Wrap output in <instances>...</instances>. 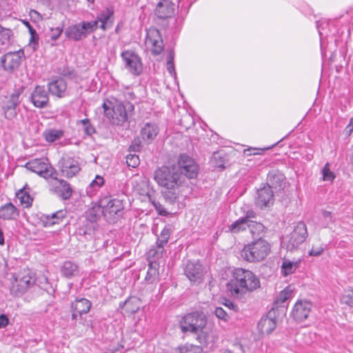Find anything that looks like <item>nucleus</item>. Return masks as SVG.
Returning a JSON list of instances; mask_svg holds the SVG:
<instances>
[{"label":"nucleus","mask_w":353,"mask_h":353,"mask_svg":"<svg viewBox=\"0 0 353 353\" xmlns=\"http://www.w3.org/2000/svg\"><path fill=\"white\" fill-rule=\"evenodd\" d=\"M35 282L34 274L29 269H24L14 277L10 292L15 296H20L32 288Z\"/></svg>","instance_id":"obj_6"},{"label":"nucleus","mask_w":353,"mask_h":353,"mask_svg":"<svg viewBox=\"0 0 353 353\" xmlns=\"http://www.w3.org/2000/svg\"><path fill=\"white\" fill-rule=\"evenodd\" d=\"M225 306L228 307L231 310H233L234 311L237 310V308H238L237 305L231 301H228L227 303H225Z\"/></svg>","instance_id":"obj_61"},{"label":"nucleus","mask_w":353,"mask_h":353,"mask_svg":"<svg viewBox=\"0 0 353 353\" xmlns=\"http://www.w3.org/2000/svg\"><path fill=\"white\" fill-rule=\"evenodd\" d=\"M323 250L324 248L321 245L319 247L313 246L311 250L309 252V255L313 256H319L323 253Z\"/></svg>","instance_id":"obj_54"},{"label":"nucleus","mask_w":353,"mask_h":353,"mask_svg":"<svg viewBox=\"0 0 353 353\" xmlns=\"http://www.w3.org/2000/svg\"><path fill=\"white\" fill-rule=\"evenodd\" d=\"M184 273L194 284H199L203 280L204 269L199 262L188 261L184 268Z\"/></svg>","instance_id":"obj_15"},{"label":"nucleus","mask_w":353,"mask_h":353,"mask_svg":"<svg viewBox=\"0 0 353 353\" xmlns=\"http://www.w3.org/2000/svg\"><path fill=\"white\" fill-rule=\"evenodd\" d=\"M30 100L37 108H46L49 104V95L44 85H36L30 96Z\"/></svg>","instance_id":"obj_16"},{"label":"nucleus","mask_w":353,"mask_h":353,"mask_svg":"<svg viewBox=\"0 0 353 353\" xmlns=\"http://www.w3.org/2000/svg\"><path fill=\"white\" fill-rule=\"evenodd\" d=\"M19 216V210L12 203H8L0 208V219L15 220Z\"/></svg>","instance_id":"obj_25"},{"label":"nucleus","mask_w":353,"mask_h":353,"mask_svg":"<svg viewBox=\"0 0 353 353\" xmlns=\"http://www.w3.org/2000/svg\"><path fill=\"white\" fill-rule=\"evenodd\" d=\"M150 201L152 205L154 207L155 210L158 212L159 214L161 216H167L169 214V212L163 208L160 202L151 199H150Z\"/></svg>","instance_id":"obj_45"},{"label":"nucleus","mask_w":353,"mask_h":353,"mask_svg":"<svg viewBox=\"0 0 353 353\" xmlns=\"http://www.w3.org/2000/svg\"><path fill=\"white\" fill-rule=\"evenodd\" d=\"M207 319L203 312L196 311L185 314L179 322L180 327L183 333L190 332L198 333L205 327Z\"/></svg>","instance_id":"obj_5"},{"label":"nucleus","mask_w":353,"mask_h":353,"mask_svg":"<svg viewBox=\"0 0 353 353\" xmlns=\"http://www.w3.org/2000/svg\"><path fill=\"white\" fill-rule=\"evenodd\" d=\"M92 306L91 302L84 298L76 299L71 304V309L72 311L77 312L79 316L83 314H87Z\"/></svg>","instance_id":"obj_27"},{"label":"nucleus","mask_w":353,"mask_h":353,"mask_svg":"<svg viewBox=\"0 0 353 353\" xmlns=\"http://www.w3.org/2000/svg\"><path fill=\"white\" fill-rule=\"evenodd\" d=\"M141 149V141L139 138H135L131 145L130 146V151H140Z\"/></svg>","instance_id":"obj_53"},{"label":"nucleus","mask_w":353,"mask_h":353,"mask_svg":"<svg viewBox=\"0 0 353 353\" xmlns=\"http://www.w3.org/2000/svg\"><path fill=\"white\" fill-rule=\"evenodd\" d=\"M25 167L46 179L57 175V171L48 162V159H35L26 163Z\"/></svg>","instance_id":"obj_9"},{"label":"nucleus","mask_w":353,"mask_h":353,"mask_svg":"<svg viewBox=\"0 0 353 353\" xmlns=\"http://www.w3.org/2000/svg\"><path fill=\"white\" fill-rule=\"evenodd\" d=\"M78 123H81L82 125L83 130L85 134L91 136L96 132V130L93 125L91 123L90 119H81L79 121Z\"/></svg>","instance_id":"obj_41"},{"label":"nucleus","mask_w":353,"mask_h":353,"mask_svg":"<svg viewBox=\"0 0 353 353\" xmlns=\"http://www.w3.org/2000/svg\"><path fill=\"white\" fill-rule=\"evenodd\" d=\"M323 174V179L324 181H332L334 179L335 175L334 174L330 171L329 168V163H327L322 170Z\"/></svg>","instance_id":"obj_44"},{"label":"nucleus","mask_w":353,"mask_h":353,"mask_svg":"<svg viewBox=\"0 0 353 353\" xmlns=\"http://www.w3.org/2000/svg\"><path fill=\"white\" fill-rule=\"evenodd\" d=\"M157 270L155 268L150 267L145 276V280L150 283H153L154 281V276L157 275Z\"/></svg>","instance_id":"obj_52"},{"label":"nucleus","mask_w":353,"mask_h":353,"mask_svg":"<svg viewBox=\"0 0 353 353\" xmlns=\"http://www.w3.org/2000/svg\"><path fill=\"white\" fill-rule=\"evenodd\" d=\"M248 228L250 230V232L254 240L259 239H263L268 229L260 222H249Z\"/></svg>","instance_id":"obj_28"},{"label":"nucleus","mask_w":353,"mask_h":353,"mask_svg":"<svg viewBox=\"0 0 353 353\" xmlns=\"http://www.w3.org/2000/svg\"><path fill=\"white\" fill-rule=\"evenodd\" d=\"M97 27L98 21H82L68 26L65 30V35L70 40L79 41L95 31Z\"/></svg>","instance_id":"obj_7"},{"label":"nucleus","mask_w":353,"mask_h":353,"mask_svg":"<svg viewBox=\"0 0 353 353\" xmlns=\"http://www.w3.org/2000/svg\"><path fill=\"white\" fill-rule=\"evenodd\" d=\"M23 57L24 52L21 49L15 52H10L1 58V64L5 70L13 72L19 67Z\"/></svg>","instance_id":"obj_14"},{"label":"nucleus","mask_w":353,"mask_h":353,"mask_svg":"<svg viewBox=\"0 0 353 353\" xmlns=\"http://www.w3.org/2000/svg\"><path fill=\"white\" fill-rule=\"evenodd\" d=\"M260 287V281L251 271L236 268L233 270L232 278L226 283L225 290L228 295L236 299H242L245 295Z\"/></svg>","instance_id":"obj_2"},{"label":"nucleus","mask_w":353,"mask_h":353,"mask_svg":"<svg viewBox=\"0 0 353 353\" xmlns=\"http://www.w3.org/2000/svg\"><path fill=\"white\" fill-rule=\"evenodd\" d=\"M63 32V26L50 28V38L56 41Z\"/></svg>","instance_id":"obj_50"},{"label":"nucleus","mask_w":353,"mask_h":353,"mask_svg":"<svg viewBox=\"0 0 353 353\" xmlns=\"http://www.w3.org/2000/svg\"><path fill=\"white\" fill-rule=\"evenodd\" d=\"M174 13V4L168 0L157 3L155 14L160 19L171 17Z\"/></svg>","instance_id":"obj_22"},{"label":"nucleus","mask_w":353,"mask_h":353,"mask_svg":"<svg viewBox=\"0 0 353 353\" xmlns=\"http://www.w3.org/2000/svg\"><path fill=\"white\" fill-rule=\"evenodd\" d=\"M292 293V290L290 288V287H287L283 290L280 292V293L276 296L274 300V304L279 306L284 303L291 297Z\"/></svg>","instance_id":"obj_37"},{"label":"nucleus","mask_w":353,"mask_h":353,"mask_svg":"<svg viewBox=\"0 0 353 353\" xmlns=\"http://www.w3.org/2000/svg\"><path fill=\"white\" fill-rule=\"evenodd\" d=\"M65 216V212L63 210H59L54 212L50 215H47L43 220V225L45 227L51 226L52 225L59 223Z\"/></svg>","instance_id":"obj_33"},{"label":"nucleus","mask_w":353,"mask_h":353,"mask_svg":"<svg viewBox=\"0 0 353 353\" xmlns=\"http://www.w3.org/2000/svg\"><path fill=\"white\" fill-rule=\"evenodd\" d=\"M174 52L173 50H171L169 52V54L168 55L167 61L168 62H174Z\"/></svg>","instance_id":"obj_62"},{"label":"nucleus","mask_w":353,"mask_h":353,"mask_svg":"<svg viewBox=\"0 0 353 353\" xmlns=\"http://www.w3.org/2000/svg\"><path fill=\"white\" fill-rule=\"evenodd\" d=\"M58 165L62 176L66 178L73 177L81 170L78 161L68 156L63 157Z\"/></svg>","instance_id":"obj_12"},{"label":"nucleus","mask_w":353,"mask_h":353,"mask_svg":"<svg viewBox=\"0 0 353 353\" xmlns=\"http://www.w3.org/2000/svg\"><path fill=\"white\" fill-rule=\"evenodd\" d=\"M49 92L59 98H62L65 95L67 83L62 78H58L48 83Z\"/></svg>","instance_id":"obj_21"},{"label":"nucleus","mask_w":353,"mask_h":353,"mask_svg":"<svg viewBox=\"0 0 353 353\" xmlns=\"http://www.w3.org/2000/svg\"><path fill=\"white\" fill-rule=\"evenodd\" d=\"M57 73L65 77L72 78L74 77V70L67 65H63L57 69Z\"/></svg>","instance_id":"obj_46"},{"label":"nucleus","mask_w":353,"mask_h":353,"mask_svg":"<svg viewBox=\"0 0 353 353\" xmlns=\"http://www.w3.org/2000/svg\"><path fill=\"white\" fill-rule=\"evenodd\" d=\"M124 97H125V101H129L130 100H133V99H135V94L132 91L125 92L124 93Z\"/></svg>","instance_id":"obj_60"},{"label":"nucleus","mask_w":353,"mask_h":353,"mask_svg":"<svg viewBox=\"0 0 353 353\" xmlns=\"http://www.w3.org/2000/svg\"><path fill=\"white\" fill-rule=\"evenodd\" d=\"M17 196L19 199L21 203L24 204L26 207H29L32 205V199L31 196L26 192H23L22 190L20 191L17 194Z\"/></svg>","instance_id":"obj_43"},{"label":"nucleus","mask_w":353,"mask_h":353,"mask_svg":"<svg viewBox=\"0 0 353 353\" xmlns=\"http://www.w3.org/2000/svg\"><path fill=\"white\" fill-rule=\"evenodd\" d=\"M297 267L298 265L296 263L285 260L283 262L281 266L282 272L285 276L289 275L293 273Z\"/></svg>","instance_id":"obj_40"},{"label":"nucleus","mask_w":353,"mask_h":353,"mask_svg":"<svg viewBox=\"0 0 353 353\" xmlns=\"http://www.w3.org/2000/svg\"><path fill=\"white\" fill-rule=\"evenodd\" d=\"M199 173V166L187 154H181L178 166H162L154 171V179L163 188L162 194L166 201L174 203L182 190L186 186L187 178L194 179Z\"/></svg>","instance_id":"obj_1"},{"label":"nucleus","mask_w":353,"mask_h":353,"mask_svg":"<svg viewBox=\"0 0 353 353\" xmlns=\"http://www.w3.org/2000/svg\"><path fill=\"white\" fill-rule=\"evenodd\" d=\"M54 176L55 177H51V179H54V182L52 183L51 190L61 199H69L73 192L71 185L66 181L57 179V175Z\"/></svg>","instance_id":"obj_18"},{"label":"nucleus","mask_w":353,"mask_h":353,"mask_svg":"<svg viewBox=\"0 0 353 353\" xmlns=\"http://www.w3.org/2000/svg\"><path fill=\"white\" fill-rule=\"evenodd\" d=\"M164 250L163 247L156 243L155 245H152L149 250L148 256L150 259H152V261H155L163 256Z\"/></svg>","instance_id":"obj_34"},{"label":"nucleus","mask_w":353,"mask_h":353,"mask_svg":"<svg viewBox=\"0 0 353 353\" xmlns=\"http://www.w3.org/2000/svg\"><path fill=\"white\" fill-rule=\"evenodd\" d=\"M214 314L217 318L225 321H228V314L222 307H216Z\"/></svg>","instance_id":"obj_51"},{"label":"nucleus","mask_w":353,"mask_h":353,"mask_svg":"<svg viewBox=\"0 0 353 353\" xmlns=\"http://www.w3.org/2000/svg\"><path fill=\"white\" fill-rule=\"evenodd\" d=\"M78 316H79V314L77 312L72 311V320H77Z\"/></svg>","instance_id":"obj_64"},{"label":"nucleus","mask_w":353,"mask_h":353,"mask_svg":"<svg viewBox=\"0 0 353 353\" xmlns=\"http://www.w3.org/2000/svg\"><path fill=\"white\" fill-rule=\"evenodd\" d=\"M113 13L114 12L111 8H107L97 16L96 21L101 22L100 28L101 29L105 30L107 26H112V22L110 21V18L112 17Z\"/></svg>","instance_id":"obj_30"},{"label":"nucleus","mask_w":353,"mask_h":353,"mask_svg":"<svg viewBox=\"0 0 353 353\" xmlns=\"http://www.w3.org/2000/svg\"><path fill=\"white\" fill-rule=\"evenodd\" d=\"M103 183V178L100 175H97L95 179L90 183L89 188H93L94 190H97L101 188Z\"/></svg>","instance_id":"obj_47"},{"label":"nucleus","mask_w":353,"mask_h":353,"mask_svg":"<svg viewBox=\"0 0 353 353\" xmlns=\"http://www.w3.org/2000/svg\"><path fill=\"white\" fill-rule=\"evenodd\" d=\"M61 272L63 276L68 279L72 278L78 275L79 267L76 263L67 261L63 263Z\"/></svg>","instance_id":"obj_29"},{"label":"nucleus","mask_w":353,"mask_h":353,"mask_svg":"<svg viewBox=\"0 0 353 353\" xmlns=\"http://www.w3.org/2000/svg\"><path fill=\"white\" fill-rule=\"evenodd\" d=\"M274 202V194L269 186L265 185L257 191V197L255 203L257 207L263 210L270 207Z\"/></svg>","instance_id":"obj_20"},{"label":"nucleus","mask_w":353,"mask_h":353,"mask_svg":"<svg viewBox=\"0 0 353 353\" xmlns=\"http://www.w3.org/2000/svg\"><path fill=\"white\" fill-rule=\"evenodd\" d=\"M120 307H123L127 313H136L140 307L139 300L136 297H131L120 303Z\"/></svg>","instance_id":"obj_31"},{"label":"nucleus","mask_w":353,"mask_h":353,"mask_svg":"<svg viewBox=\"0 0 353 353\" xmlns=\"http://www.w3.org/2000/svg\"><path fill=\"white\" fill-rule=\"evenodd\" d=\"M146 44L151 46L152 53L154 55L160 54L163 50V39L159 30L151 28L147 32Z\"/></svg>","instance_id":"obj_17"},{"label":"nucleus","mask_w":353,"mask_h":353,"mask_svg":"<svg viewBox=\"0 0 353 353\" xmlns=\"http://www.w3.org/2000/svg\"><path fill=\"white\" fill-rule=\"evenodd\" d=\"M121 57L125 68L134 75H139L142 71V63L139 55L132 50L123 51Z\"/></svg>","instance_id":"obj_11"},{"label":"nucleus","mask_w":353,"mask_h":353,"mask_svg":"<svg viewBox=\"0 0 353 353\" xmlns=\"http://www.w3.org/2000/svg\"><path fill=\"white\" fill-rule=\"evenodd\" d=\"M28 30L30 34V43L38 46L39 37L37 31L31 26L30 24H28Z\"/></svg>","instance_id":"obj_48"},{"label":"nucleus","mask_w":353,"mask_h":353,"mask_svg":"<svg viewBox=\"0 0 353 353\" xmlns=\"http://www.w3.org/2000/svg\"><path fill=\"white\" fill-rule=\"evenodd\" d=\"M30 16L32 19H33L34 21H40L42 20V17L40 14L39 12H38L35 10H30Z\"/></svg>","instance_id":"obj_58"},{"label":"nucleus","mask_w":353,"mask_h":353,"mask_svg":"<svg viewBox=\"0 0 353 353\" xmlns=\"http://www.w3.org/2000/svg\"><path fill=\"white\" fill-rule=\"evenodd\" d=\"M126 163L128 167L137 168L140 164V159L137 154H128L126 156Z\"/></svg>","instance_id":"obj_42"},{"label":"nucleus","mask_w":353,"mask_h":353,"mask_svg":"<svg viewBox=\"0 0 353 353\" xmlns=\"http://www.w3.org/2000/svg\"><path fill=\"white\" fill-rule=\"evenodd\" d=\"M24 90L23 85L16 87L8 100L3 103L2 109L6 119L11 120L17 116V108L21 102L20 96Z\"/></svg>","instance_id":"obj_10"},{"label":"nucleus","mask_w":353,"mask_h":353,"mask_svg":"<svg viewBox=\"0 0 353 353\" xmlns=\"http://www.w3.org/2000/svg\"><path fill=\"white\" fill-rule=\"evenodd\" d=\"M221 159V157L219 153H215L214 154V161H215V166L216 168H224L225 166H224V161H217V159Z\"/></svg>","instance_id":"obj_56"},{"label":"nucleus","mask_w":353,"mask_h":353,"mask_svg":"<svg viewBox=\"0 0 353 353\" xmlns=\"http://www.w3.org/2000/svg\"><path fill=\"white\" fill-rule=\"evenodd\" d=\"M256 217V214L255 212H254L253 210H248V211H247L245 216L243 218L245 219L246 222L251 223V222H255V221H253L252 219H254Z\"/></svg>","instance_id":"obj_55"},{"label":"nucleus","mask_w":353,"mask_h":353,"mask_svg":"<svg viewBox=\"0 0 353 353\" xmlns=\"http://www.w3.org/2000/svg\"><path fill=\"white\" fill-rule=\"evenodd\" d=\"M171 230L170 228L165 227L159 236H158L156 243L159 244L162 247H165L168 243V240L170 237Z\"/></svg>","instance_id":"obj_38"},{"label":"nucleus","mask_w":353,"mask_h":353,"mask_svg":"<svg viewBox=\"0 0 353 353\" xmlns=\"http://www.w3.org/2000/svg\"><path fill=\"white\" fill-rule=\"evenodd\" d=\"M99 208H101L103 215L108 221H114L122 216L125 206L123 199H113L108 201L105 198L100 201Z\"/></svg>","instance_id":"obj_8"},{"label":"nucleus","mask_w":353,"mask_h":353,"mask_svg":"<svg viewBox=\"0 0 353 353\" xmlns=\"http://www.w3.org/2000/svg\"><path fill=\"white\" fill-rule=\"evenodd\" d=\"M181 353H200L201 349L199 346L185 345L180 349Z\"/></svg>","instance_id":"obj_49"},{"label":"nucleus","mask_w":353,"mask_h":353,"mask_svg":"<svg viewBox=\"0 0 353 353\" xmlns=\"http://www.w3.org/2000/svg\"><path fill=\"white\" fill-rule=\"evenodd\" d=\"M9 323L8 318L6 314L0 315V329L6 327Z\"/></svg>","instance_id":"obj_57"},{"label":"nucleus","mask_w":353,"mask_h":353,"mask_svg":"<svg viewBox=\"0 0 353 353\" xmlns=\"http://www.w3.org/2000/svg\"><path fill=\"white\" fill-rule=\"evenodd\" d=\"M159 133L158 127L155 124L147 123L141 130L142 139L148 143H151Z\"/></svg>","instance_id":"obj_26"},{"label":"nucleus","mask_w":353,"mask_h":353,"mask_svg":"<svg viewBox=\"0 0 353 353\" xmlns=\"http://www.w3.org/2000/svg\"><path fill=\"white\" fill-rule=\"evenodd\" d=\"M348 130L349 133H352L353 132V117L350 119L349 125L346 128Z\"/></svg>","instance_id":"obj_63"},{"label":"nucleus","mask_w":353,"mask_h":353,"mask_svg":"<svg viewBox=\"0 0 353 353\" xmlns=\"http://www.w3.org/2000/svg\"><path fill=\"white\" fill-rule=\"evenodd\" d=\"M276 326V321L270 312L265 317H262L257 324V328L261 334H270Z\"/></svg>","instance_id":"obj_23"},{"label":"nucleus","mask_w":353,"mask_h":353,"mask_svg":"<svg viewBox=\"0 0 353 353\" xmlns=\"http://www.w3.org/2000/svg\"><path fill=\"white\" fill-rule=\"evenodd\" d=\"M307 236L306 225L303 222H299L294 228L288 237L287 248L292 250L303 243Z\"/></svg>","instance_id":"obj_13"},{"label":"nucleus","mask_w":353,"mask_h":353,"mask_svg":"<svg viewBox=\"0 0 353 353\" xmlns=\"http://www.w3.org/2000/svg\"><path fill=\"white\" fill-rule=\"evenodd\" d=\"M102 107L105 116L116 125H122L127 121L134 110V105L130 101H117L112 107L104 102Z\"/></svg>","instance_id":"obj_3"},{"label":"nucleus","mask_w":353,"mask_h":353,"mask_svg":"<svg viewBox=\"0 0 353 353\" xmlns=\"http://www.w3.org/2000/svg\"><path fill=\"white\" fill-rule=\"evenodd\" d=\"M12 32L0 26V50H6L10 44Z\"/></svg>","instance_id":"obj_32"},{"label":"nucleus","mask_w":353,"mask_h":353,"mask_svg":"<svg viewBox=\"0 0 353 353\" xmlns=\"http://www.w3.org/2000/svg\"><path fill=\"white\" fill-rule=\"evenodd\" d=\"M312 304L306 300L297 301L292 311L293 319L297 322H302L307 319L312 311Z\"/></svg>","instance_id":"obj_19"},{"label":"nucleus","mask_w":353,"mask_h":353,"mask_svg":"<svg viewBox=\"0 0 353 353\" xmlns=\"http://www.w3.org/2000/svg\"><path fill=\"white\" fill-rule=\"evenodd\" d=\"M285 177L283 173L279 170H272L268 174L267 186H269L271 190L272 188H282L285 183Z\"/></svg>","instance_id":"obj_24"},{"label":"nucleus","mask_w":353,"mask_h":353,"mask_svg":"<svg viewBox=\"0 0 353 353\" xmlns=\"http://www.w3.org/2000/svg\"><path fill=\"white\" fill-rule=\"evenodd\" d=\"M340 302L341 304H345L353 307V288H350L345 290L340 298Z\"/></svg>","instance_id":"obj_39"},{"label":"nucleus","mask_w":353,"mask_h":353,"mask_svg":"<svg viewBox=\"0 0 353 353\" xmlns=\"http://www.w3.org/2000/svg\"><path fill=\"white\" fill-rule=\"evenodd\" d=\"M249 225V222H246L243 217L235 221L229 226V230L232 233H238L245 230Z\"/></svg>","instance_id":"obj_36"},{"label":"nucleus","mask_w":353,"mask_h":353,"mask_svg":"<svg viewBox=\"0 0 353 353\" xmlns=\"http://www.w3.org/2000/svg\"><path fill=\"white\" fill-rule=\"evenodd\" d=\"M63 135V131L61 130L51 129L46 130L43 132V136L46 141L52 143L57 140L60 139Z\"/></svg>","instance_id":"obj_35"},{"label":"nucleus","mask_w":353,"mask_h":353,"mask_svg":"<svg viewBox=\"0 0 353 353\" xmlns=\"http://www.w3.org/2000/svg\"><path fill=\"white\" fill-rule=\"evenodd\" d=\"M167 70L171 75L176 76L174 62L167 61Z\"/></svg>","instance_id":"obj_59"},{"label":"nucleus","mask_w":353,"mask_h":353,"mask_svg":"<svg viewBox=\"0 0 353 353\" xmlns=\"http://www.w3.org/2000/svg\"><path fill=\"white\" fill-rule=\"evenodd\" d=\"M270 250V244L263 239H259L245 245L241 252V255L248 262H260L268 256Z\"/></svg>","instance_id":"obj_4"}]
</instances>
